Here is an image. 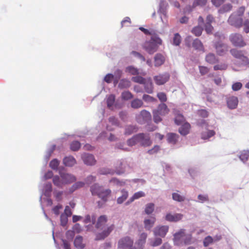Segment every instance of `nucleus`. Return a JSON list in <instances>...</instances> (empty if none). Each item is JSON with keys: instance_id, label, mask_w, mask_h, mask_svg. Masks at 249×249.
<instances>
[{"instance_id": "16", "label": "nucleus", "mask_w": 249, "mask_h": 249, "mask_svg": "<svg viewBox=\"0 0 249 249\" xmlns=\"http://www.w3.org/2000/svg\"><path fill=\"white\" fill-rule=\"evenodd\" d=\"M185 236L184 230L181 229L174 235V243L177 245H179L183 242Z\"/></svg>"}, {"instance_id": "7", "label": "nucleus", "mask_w": 249, "mask_h": 249, "mask_svg": "<svg viewBox=\"0 0 249 249\" xmlns=\"http://www.w3.org/2000/svg\"><path fill=\"white\" fill-rule=\"evenodd\" d=\"M230 53L234 58L240 60L242 64L244 65L249 64V59L244 55L242 51L231 49L230 50Z\"/></svg>"}, {"instance_id": "31", "label": "nucleus", "mask_w": 249, "mask_h": 249, "mask_svg": "<svg viewBox=\"0 0 249 249\" xmlns=\"http://www.w3.org/2000/svg\"><path fill=\"white\" fill-rule=\"evenodd\" d=\"M143 103L141 99L136 98L131 102V107L134 109L139 108L143 106Z\"/></svg>"}, {"instance_id": "56", "label": "nucleus", "mask_w": 249, "mask_h": 249, "mask_svg": "<svg viewBox=\"0 0 249 249\" xmlns=\"http://www.w3.org/2000/svg\"><path fill=\"white\" fill-rule=\"evenodd\" d=\"M199 70L200 74L202 75H204L208 73L209 70L208 68L205 66H199Z\"/></svg>"}, {"instance_id": "44", "label": "nucleus", "mask_w": 249, "mask_h": 249, "mask_svg": "<svg viewBox=\"0 0 249 249\" xmlns=\"http://www.w3.org/2000/svg\"><path fill=\"white\" fill-rule=\"evenodd\" d=\"M154 210V204L152 203H150L146 205L145 209V212L146 214H151Z\"/></svg>"}, {"instance_id": "42", "label": "nucleus", "mask_w": 249, "mask_h": 249, "mask_svg": "<svg viewBox=\"0 0 249 249\" xmlns=\"http://www.w3.org/2000/svg\"><path fill=\"white\" fill-rule=\"evenodd\" d=\"M122 98L124 100H128L133 98V95L129 91H125L122 93L121 94Z\"/></svg>"}, {"instance_id": "20", "label": "nucleus", "mask_w": 249, "mask_h": 249, "mask_svg": "<svg viewBox=\"0 0 249 249\" xmlns=\"http://www.w3.org/2000/svg\"><path fill=\"white\" fill-rule=\"evenodd\" d=\"M183 215L180 213H175L172 214L170 213H167L165 216V219L170 222H177L182 218Z\"/></svg>"}, {"instance_id": "46", "label": "nucleus", "mask_w": 249, "mask_h": 249, "mask_svg": "<svg viewBox=\"0 0 249 249\" xmlns=\"http://www.w3.org/2000/svg\"><path fill=\"white\" fill-rule=\"evenodd\" d=\"M228 67V66L227 64L225 63H220L217 65H215L213 66V70L214 71H223V70H226Z\"/></svg>"}, {"instance_id": "19", "label": "nucleus", "mask_w": 249, "mask_h": 249, "mask_svg": "<svg viewBox=\"0 0 249 249\" xmlns=\"http://www.w3.org/2000/svg\"><path fill=\"white\" fill-rule=\"evenodd\" d=\"M147 235L145 232L142 233L139 236V238L136 242V245L138 249H143L146 242Z\"/></svg>"}, {"instance_id": "14", "label": "nucleus", "mask_w": 249, "mask_h": 249, "mask_svg": "<svg viewBox=\"0 0 249 249\" xmlns=\"http://www.w3.org/2000/svg\"><path fill=\"white\" fill-rule=\"evenodd\" d=\"M60 176L64 182V185L71 183L76 179L74 176L67 173H60Z\"/></svg>"}, {"instance_id": "61", "label": "nucleus", "mask_w": 249, "mask_h": 249, "mask_svg": "<svg viewBox=\"0 0 249 249\" xmlns=\"http://www.w3.org/2000/svg\"><path fill=\"white\" fill-rule=\"evenodd\" d=\"M244 26V31L246 33H249V19H246L244 23H243V25Z\"/></svg>"}, {"instance_id": "3", "label": "nucleus", "mask_w": 249, "mask_h": 249, "mask_svg": "<svg viewBox=\"0 0 249 249\" xmlns=\"http://www.w3.org/2000/svg\"><path fill=\"white\" fill-rule=\"evenodd\" d=\"M169 109L164 103L159 105L157 109L153 110V120L155 123H159L162 121L161 116H165L169 112Z\"/></svg>"}, {"instance_id": "9", "label": "nucleus", "mask_w": 249, "mask_h": 249, "mask_svg": "<svg viewBox=\"0 0 249 249\" xmlns=\"http://www.w3.org/2000/svg\"><path fill=\"white\" fill-rule=\"evenodd\" d=\"M138 143L144 147L149 146L152 144V141L148 134L139 133L137 134Z\"/></svg>"}, {"instance_id": "13", "label": "nucleus", "mask_w": 249, "mask_h": 249, "mask_svg": "<svg viewBox=\"0 0 249 249\" xmlns=\"http://www.w3.org/2000/svg\"><path fill=\"white\" fill-rule=\"evenodd\" d=\"M155 83L157 85H162L166 83L170 79V74L168 73L160 74L153 77Z\"/></svg>"}, {"instance_id": "63", "label": "nucleus", "mask_w": 249, "mask_h": 249, "mask_svg": "<svg viewBox=\"0 0 249 249\" xmlns=\"http://www.w3.org/2000/svg\"><path fill=\"white\" fill-rule=\"evenodd\" d=\"M127 70L129 72L133 75H136L139 73L138 70L132 66L128 67L127 68Z\"/></svg>"}, {"instance_id": "64", "label": "nucleus", "mask_w": 249, "mask_h": 249, "mask_svg": "<svg viewBox=\"0 0 249 249\" xmlns=\"http://www.w3.org/2000/svg\"><path fill=\"white\" fill-rule=\"evenodd\" d=\"M109 122L113 125L119 126V122L117 119H116L114 117H110L109 118Z\"/></svg>"}, {"instance_id": "47", "label": "nucleus", "mask_w": 249, "mask_h": 249, "mask_svg": "<svg viewBox=\"0 0 249 249\" xmlns=\"http://www.w3.org/2000/svg\"><path fill=\"white\" fill-rule=\"evenodd\" d=\"M232 8V5L230 3H227L224 5L219 10L221 13L227 12L231 10Z\"/></svg>"}, {"instance_id": "51", "label": "nucleus", "mask_w": 249, "mask_h": 249, "mask_svg": "<svg viewBox=\"0 0 249 249\" xmlns=\"http://www.w3.org/2000/svg\"><path fill=\"white\" fill-rule=\"evenodd\" d=\"M192 236L190 234H186L185 233L184 238L183 242L185 245H189L192 243Z\"/></svg>"}, {"instance_id": "58", "label": "nucleus", "mask_w": 249, "mask_h": 249, "mask_svg": "<svg viewBox=\"0 0 249 249\" xmlns=\"http://www.w3.org/2000/svg\"><path fill=\"white\" fill-rule=\"evenodd\" d=\"M245 11V7L241 6L240 7L236 12H234L235 14H237V16L242 17L244 14Z\"/></svg>"}, {"instance_id": "17", "label": "nucleus", "mask_w": 249, "mask_h": 249, "mask_svg": "<svg viewBox=\"0 0 249 249\" xmlns=\"http://www.w3.org/2000/svg\"><path fill=\"white\" fill-rule=\"evenodd\" d=\"M82 159L85 164L92 165L95 163L96 160L92 155L84 153L82 155Z\"/></svg>"}, {"instance_id": "2", "label": "nucleus", "mask_w": 249, "mask_h": 249, "mask_svg": "<svg viewBox=\"0 0 249 249\" xmlns=\"http://www.w3.org/2000/svg\"><path fill=\"white\" fill-rule=\"evenodd\" d=\"M90 191L92 195H96L103 201L106 202L111 194L109 189H104L98 184L95 183L90 187Z\"/></svg>"}, {"instance_id": "11", "label": "nucleus", "mask_w": 249, "mask_h": 249, "mask_svg": "<svg viewBox=\"0 0 249 249\" xmlns=\"http://www.w3.org/2000/svg\"><path fill=\"white\" fill-rule=\"evenodd\" d=\"M214 47L216 50V53L219 56L225 55L229 50V46L221 41H217L214 44Z\"/></svg>"}, {"instance_id": "1", "label": "nucleus", "mask_w": 249, "mask_h": 249, "mask_svg": "<svg viewBox=\"0 0 249 249\" xmlns=\"http://www.w3.org/2000/svg\"><path fill=\"white\" fill-rule=\"evenodd\" d=\"M107 218L106 215L100 216L97 220L95 227L96 229L102 230V231L96 234V240H103L107 237L114 229V225L112 224L109 226H106Z\"/></svg>"}, {"instance_id": "27", "label": "nucleus", "mask_w": 249, "mask_h": 249, "mask_svg": "<svg viewBox=\"0 0 249 249\" xmlns=\"http://www.w3.org/2000/svg\"><path fill=\"white\" fill-rule=\"evenodd\" d=\"M192 46L196 50L201 51L203 53L205 52L204 46L199 39H195L193 42Z\"/></svg>"}, {"instance_id": "62", "label": "nucleus", "mask_w": 249, "mask_h": 249, "mask_svg": "<svg viewBox=\"0 0 249 249\" xmlns=\"http://www.w3.org/2000/svg\"><path fill=\"white\" fill-rule=\"evenodd\" d=\"M242 84L240 82H236L234 83L232 86V89L234 91H237L241 89Z\"/></svg>"}, {"instance_id": "50", "label": "nucleus", "mask_w": 249, "mask_h": 249, "mask_svg": "<svg viewBox=\"0 0 249 249\" xmlns=\"http://www.w3.org/2000/svg\"><path fill=\"white\" fill-rule=\"evenodd\" d=\"M181 42V36L178 33H176L173 38V44L175 45L178 46Z\"/></svg>"}, {"instance_id": "41", "label": "nucleus", "mask_w": 249, "mask_h": 249, "mask_svg": "<svg viewBox=\"0 0 249 249\" xmlns=\"http://www.w3.org/2000/svg\"><path fill=\"white\" fill-rule=\"evenodd\" d=\"M85 185V183L82 181H78L75 183L71 187L70 191L72 192L77 189L83 187Z\"/></svg>"}, {"instance_id": "15", "label": "nucleus", "mask_w": 249, "mask_h": 249, "mask_svg": "<svg viewBox=\"0 0 249 249\" xmlns=\"http://www.w3.org/2000/svg\"><path fill=\"white\" fill-rule=\"evenodd\" d=\"M169 227L167 226L157 227L154 230L155 236H160L164 237L168 231Z\"/></svg>"}, {"instance_id": "60", "label": "nucleus", "mask_w": 249, "mask_h": 249, "mask_svg": "<svg viewBox=\"0 0 249 249\" xmlns=\"http://www.w3.org/2000/svg\"><path fill=\"white\" fill-rule=\"evenodd\" d=\"M135 130V127L132 125H129L125 128V134L130 135Z\"/></svg>"}, {"instance_id": "35", "label": "nucleus", "mask_w": 249, "mask_h": 249, "mask_svg": "<svg viewBox=\"0 0 249 249\" xmlns=\"http://www.w3.org/2000/svg\"><path fill=\"white\" fill-rule=\"evenodd\" d=\"M155 221L156 219L155 217H152L150 219H145L144 221L145 228L147 230H150V229L153 226Z\"/></svg>"}, {"instance_id": "8", "label": "nucleus", "mask_w": 249, "mask_h": 249, "mask_svg": "<svg viewBox=\"0 0 249 249\" xmlns=\"http://www.w3.org/2000/svg\"><path fill=\"white\" fill-rule=\"evenodd\" d=\"M160 45L151 39L150 41L145 42L142 47L149 54H152L158 50L159 46Z\"/></svg>"}, {"instance_id": "36", "label": "nucleus", "mask_w": 249, "mask_h": 249, "mask_svg": "<svg viewBox=\"0 0 249 249\" xmlns=\"http://www.w3.org/2000/svg\"><path fill=\"white\" fill-rule=\"evenodd\" d=\"M185 118L181 114H178L175 118V123L177 125H181L184 123Z\"/></svg>"}, {"instance_id": "12", "label": "nucleus", "mask_w": 249, "mask_h": 249, "mask_svg": "<svg viewBox=\"0 0 249 249\" xmlns=\"http://www.w3.org/2000/svg\"><path fill=\"white\" fill-rule=\"evenodd\" d=\"M139 29L142 32H143L145 35H151V40L153 41H156L157 43L159 44H162V40L159 37L158 35L153 30H151L150 31L146 29H145L142 27H140Z\"/></svg>"}, {"instance_id": "18", "label": "nucleus", "mask_w": 249, "mask_h": 249, "mask_svg": "<svg viewBox=\"0 0 249 249\" xmlns=\"http://www.w3.org/2000/svg\"><path fill=\"white\" fill-rule=\"evenodd\" d=\"M144 85V90L146 92L149 94H151L153 92L154 86L151 78L146 79Z\"/></svg>"}, {"instance_id": "45", "label": "nucleus", "mask_w": 249, "mask_h": 249, "mask_svg": "<svg viewBox=\"0 0 249 249\" xmlns=\"http://www.w3.org/2000/svg\"><path fill=\"white\" fill-rule=\"evenodd\" d=\"M146 80V79H145L141 76H136L135 77H133L132 78V80L133 82H134L135 83H139L141 84H143Z\"/></svg>"}, {"instance_id": "23", "label": "nucleus", "mask_w": 249, "mask_h": 249, "mask_svg": "<svg viewBox=\"0 0 249 249\" xmlns=\"http://www.w3.org/2000/svg\"><path fill=\"white\" fill-rule=\"evenodd\" d=\"M238 103V98L235 96L230 97L227 100V105L231 109L235 108L237 106Z\"/></svg>"}, {"instance_id": "26", "label": "nucleus", "mask_w": 249, "mask_h": 249, "mask_svg": "<svg viewBox=\"0 0 249 249\" xmlns=\"http://www.w3.org/2000/svg\"><path fill=\"white\" fill-rule=\"evenodd\" d=\"M167 141L169 143L175 144L178 141L179 136L174 133H169L167 135Z\"/></svg>"}, {"instance_id": "5", "label": "nucleus", "mask_w": 249, "mask_h": 249, "mask_svg": "<svg viewBox=\"0 0 249 249\" xmlns=\"http://www.w3.org/2000/svg\"><path fill=\"white\" fill-rule=\"evenodd\" d=\"M231 43L235 47H243L246 45L242 35L239 33H232L229 36Z\"/></svg>"}, {"instance_id": "55", "label": "nucleus", "mask_w": 249, "mask_h": 249, "mask_svg": "<svg viewBox=\"0 0 249 249\" xmlns=\"http://www.w3.org/2000/svg\"><path fill=\"white\" fill-rule=\"evenodd\" d=\"M127 144L129 146H133L138 143L137 135L134 136L132 138L129 139L127 141Z\"/></svg>"}, {"instance_id": "48", "label": "nucleus", "mask_w": 249, "mask_h": 249, "mask_svg": "<svg viewBox=\"0 0 249 249\" xmlns=\"http://www.w3.org/2000/svg\"><path fill=\"white\" fill-rule=\"evenodd\" d=\"M172 198L174 200L178 202L183 201L185 199V197L184 196L176 193H174L172 194Z\"/></svg>"}, {"instance_id": "40", "label": "nucleus", "mask_w": 249, "mask_h": 249, "mask_svg": "<svg viewBox=\"0 0 249 249\" xmlns=\"http://www.w3.org/2000/svg\"><path fill=\"white\" fill-rule=\"evenodd\" d=\"M249 158V151L248 150H244L239 156L240 159L244 162L246 161Z\"/></svg>"}, {"instance_id": "32", "label": "nucleus", "mask_w": 249, "mask_h": 249, "mask_svg": "<svg viewBox=\"0 0 249 249\" xmlns=\"http://www.w3.org/2000/svg\"><path fill=\"white\" fill-rule=\"evenodd\" d=\"M145 193L142 191H139L135 193L133 196L129 199V200L126 202V204L128 205L130 203L132 202L135 199H137L140 197H143L145 196Z\"/></svg>"}, {"instance_id": "4", "label": "nucleus", "mask_w": 249, "mask_h": 249, "mask_svg": "<svg viewBox=\"0 0 249 249\" xmlns=\"http://www.w3.org/2000/svg\"><path fill=\"white\" fill-rule=\"evenodd\" d=\"M127 168H129V166L126 163V162L120 161L116 166L115 171L108 168H103L100 170L99 172L101 175H113L114 172H116L117 174L120 175L125 173Z\"/></svg>"}, {"instance_id": "43", "label": "nucleus", "mask_w": 249, "mask_h": 249, "mask_svg": "<svg viewBox=\"0 0 249 249\" xmlns=\"http://www.w3.org/2000/svg\"><path fill=\"white\" fill-rule=\"evenodd\" d=\"M80 147L81 143L78 141L72 142L70 146L71 149L74 151L78 150Z\"/></svg>"}, {"instance_id": "59", "label": "nucleus", "mask_w": 249, "mask_h": 249, "mask_svg": "<svg viewBox=\"0 0 249 249\" xmlns=\"http://www.w3.org/2000/svg\"><path fill=\"white\" fill-rule=\"evenodd\" d=\"M213 30V27L210 24H205V30L208 34H211Z\"/></svg>"}, {"instance_id": "21", "label": "nucleus", "mask_w": 249, "mask_h": 249, "mask_svg": "<svg viewBox=\"0 0 249 249\" xmlns=\"http://www.w3.org/2000/svg\"><path fill=\"white\" fill-rule=\"evenodd\" d=\"M190 128V124L188 122H185L179 128L178 131L181 135L185 136L189 133Z\"/></svg>"}, {"instance_id": "37", "label": "nucleus", "mask_w": 249, "mask_h": 249, "mask_svg": "<svg viewBox=\"0 0 249 249\" xmlns=\"http://www.w3.org/2000/svg\"><path fill=\"white\" fill-rule=\"evenodd\" d=\"M203 29L199 25L194 27L192 30V33L196 36L201 35Z\"/></svg>"}, {"instance_id": "38", "label": "nucleus", "mask_w": 249, "mask_h": 249, "mask_svg": "<svg viewBox=\"0 0 249 249\" xmlns=\"http://www.w3.org/2000/svg\"><path fill=\"white\" fill-rule=\"evenodd\" d=\"M215 133L213 130H208L206 132H203L201 134V138L207 140L215 135Z\"/></svg>"}, {"instance_id": "30", "label": "nucleus", "mask_w": 249, "mask_h": 249, "mask_svg": "<svg viewBox=\"0 0 249 249\" xmlns=\"http://www.w3.org/2000/svg\"><path fill=\"white\" fill-rule=\"evenodd\" d=\"M122 195L117 199V203L118 204H122L128 197V192L125 189H123L121 191Z\"/></svg>"}, {"instance_id": "53", "label": "nucleus", "mask_w": 249, "mask_h": 249, "mask_svg": "<svg viewBox=\"0 0 249 249\" xmlns=\"http://www.w3.org/2000/svg\"><path fill=\"white\" fill-rule=\"evenodd\" d=\"M130 82L128 80L125 79H122L121 80L119 84V87L120 88H124L129 87Z\"/></svg>"}, {"instance_id": "10", "label": "nucleus", "mask_w": 249, "mask_h": 249, "mask_svg": "<svg viewBox=\"0 0 249 249\" xmlns=\"http://www.w3.org/2000/svg\"><path fill=\"white\" fill-rule=\"evenodd\" d=\"M228 21L230 25L237 28H240L243 25V18L242 17L237 16L235 13L231 14Z\"/></svg>"}, {"instance_id": "22", "label": "nucleus", "mask_w": 249, "mask_h": 249, "mask_svg": "<svg viewBox=\"0 0 249 249\" xmlns=\"http://www.w3.org/2000/svg\"><path fill=\"white\" fill-rule=\"evenodd\" d=\"M165 61L164 56L161 53H157L154 57V65L155 67L162 65Z\"/></svg>"}, {"instance_id": "39", "label": "nucleus", "mask_w": 249, "mask_h": 249, "mask_svg": "<svg viewBox=\"0 0 249 249\" xmlns=\"http://www.w3.org/2000/svg\"><path fill=\"white\" fill-rule=\"evenodd\" d=\"M142 100L146 103H153L157 101L155 98L146 94L143 95Z\"/></svg>"}, {"instance_id": "52", "label": "nucleus", "mask_w": 249, "mask_h": 249, "mask_svg": "<svg viewBox=\"0 0 249 249\" xmlns=\"http://www.w3.org/2000/svg\"><path fill=\"white\" fill-rule=\"evenodd\" d=\"M213 241V239L211 236L206 237L203 240V245L204 247H208Z\"/></svg>"}, {"instance_id": "24", "label": "nucleus", "mask_w": 249, "mask_h": 249, "mask_svg": "<svg viewBox=\"0 0 249 249\" xmlns=\"http://www.w3.org/2000/svg\"><path fill=\"white\" fill-rule=\"evenodd\" d=\"M205 60L207 63L210 64H214L217 63L219 59L214 54L209 53L205 56Z\"/></svg>"}, {"instance_id": "33", "label": "nucleus", "mask_w": 249, "mask_h": 249, "mask_svg": "<svg viewBox=\"0 0 249 249\" xmlns=\"http://www.w3.org/2000/svg\"><path fill=\"white\" fill-rule=\"evenodd\" d=\"M53 181L54 185L59 188H62L64 185L62 178L58 176H55L53 177Z\"/></svg>"}, {"instance_id": "54", "label": "nucleus", "mask_w": 249, "mask_h": 249, "mask_svg": "<svg viewBox=\"0 0 249 249\" xmlns=\"http://www.w3.org/2000/svg\"><path fill=\"white\" fill-rule=\"evenodd\" d=\"M59 164V161L56 159H53L50 162V167L54 170L57 169Z\"/></svg>"}, {"instance_id": "34", "label": "nucleus", "mask_w": 249, "mask_h": 249, "mask_svg": "<svg viewBox=\"0 0 249 249\" xmlns=\"http://www.w3.org/2000/svg\"><path fill=\"white\" fill-rule=\"evenodd\" d=\"M115 101V96L113 94H110L107 98V106L109 109H112L113 106Z\"/></svg>"}, {"instance_id": "6", "label": "nucleus", "mask_w": 249, "mask_h": 249, "mask_svg": "<svg viewBox=\"0 0 249 249\" xmlns=\"http://www.w3.org/2000/svg\"><path fill=\"white\" fill-rule=\"evenodd\" d=\"M133 240L129 236L121 238L118 243V248L119 249H136L133 247Z\"/></svg>"}, {"instance_id": "29", "label": "nucleus", "mask_w": 249, "mask_h": 249, "mask_svg": "<svg viewBox=\"0 0 249 249\" xmlns=\"http://www.w3.org/2000/svg\"><path fill=\"white\" fill-rule=\"evenodd\" d=\"M74 245L77 249H84L85 245L83 243V237L81 236H76L74 240Z\"/></svg>"}, {"instance_id": "28", "label": "nucleus", "mask_w": 249, "mask_h": 249, "mask_svg": "<svg viewBox=\"0 0 249 249\" xmlns=\"http://www.w3.org/2000/svg\"><path fill=\"white\" fill-rule=\"evenodd\" d=\"M139 117L142 119L143 123L147 122L151 120V115L150 113L145 109L141 111Z\"/></svg>"}, {"instance_id": "57", "label": "nucleus", "mask_w": 249, "mask_h": 249, "mask_svg": "<svg viewBox=\"0 0 249 249\" xmlns=\"http://www.w3.org/2000/svg\"><path fill=\"white\" fill-rule=\"evenodd\" d=\"M131 22L130 18L129 17H126L122 21V27L127 26L131 24Z\"/></svg>"}, {"instance_id": "25", "label": "nucleus", "mask_w": 249, "mask_h": 249, "mask_svg": "<svg viewBox=\"0 0 249 249\" xmlns=\"http://www.w3.org/2000/svg\"><path fill=\"white\" fill-rule=\"evenodd\" d=\"M63 162L65 166L71 167L76 164V161L72 156H68L64 158Z\"/></svg>"}, {"instance_id": "49", "label": "nucleus", "mask_w": 249, "mask_h": 249, "mask_svg": "<svg viewBox=\"0 0 249 249\" xmlns=\"http://www.w3.org/2000/svg\"><path fill=\"white\" fill-rule=\"evenodd\" d=\"M157 96V97L160 100V101H161V102H163V103H164V102H165L167 100L166 94L163 92H160L158 93Z\"/></svg>"}]
</instances>
